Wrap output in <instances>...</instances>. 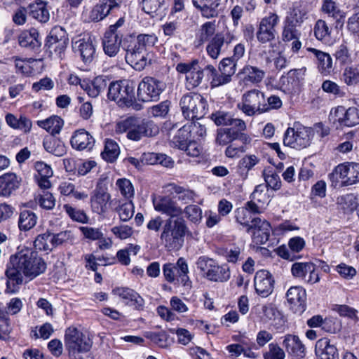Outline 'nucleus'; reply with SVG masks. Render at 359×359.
I'll return each instance as SVG.
<instances>
[{
    "instance_id": "f257e3e1",
    "label": "nucleus",
    "mask_w": 359,
    "mask_h": 359,
    "mask_svg": "<svg viewBox=\"0 0 359 359\" xmlns=\"http://www.w3.org/2000/svg\"><path fill=\"white\" fill-rule=\"evenodd\" d=\"M46 266L43 258L36 256L28 249L11 255L4 273L7 278L5 292L9 294L18 292L20 285L23 283L24 278L32 280L43 273Z\"/></svg>"
},
{
    "instance_id": "f03ea898",
    "label": "nucleus",
    "mask_w": 359,
    "mask_h": 359,
    "mask_svg": "<svg viewBox=\"0 0 359 359\" xmlns=\"http://www.w3.org/2000/svg\"><path fill=\"white\" fill-rule=\"evenodd\" d=\"M115 132L126 133L128 140L137 142L144 137L156 136L159 133V128L152 121L130 116L116 123Z\"/></svg>"
},
{
    "instance_id": "7ed1b4c3",
    "label": "nucleus",
    "mask_w": 359,
    "mask_h": 359,
    "mask_svg": "<svg viewBox=\"0 0 359 359\" xmlns=\"http://www.w3.org/2000/svg\"><path fill=\"white\" fill-rule=\"evenodd\" d=\"M189 229L184 219L168 218L165 221L160 235V239L166 248L181 247Z\"/></svg>"
},
{
    "instance_id": "20e7f679",
    "label": "nucleus",
    "mask_w": 359,
    "mask_h": 359,
    "mask_svg": "<svg viewBox=\"0 0 359 359\" xmlns=\"http://www.w3.org/2000/svg\"><path fill=\"white\" fill-rule=\"evenodd\" d=\"M107 97L120 107H130L135 101V86L126 80L112 81L108 87Z\"/></svg>"
},
{
    "instance_id": "39448f33",
    "label": "nucleus",
    "mask_w": 359,
    "mask_h": 359,
    "mask_svg": "<svg viewBox=\"0 0 359 359\" xmlns=\"http://www.w3.org/2000/svg\"><path fill=\"white\" fill-rule=\"evenodd\" d=\"M313 130L295 122L284 134L283 144L286 147L300 150L309 147L313 137Z\"/></svg>"
},
{
    "instance_id": "423d86ee",
    "label": "nucleus",
    "mask_w": 359,
    "mask_h": 359,
    "mask_svg": "<svg viewBox=\"0 0 359 359\" xmlns=\"http://www.w3.org/2000/svg\"><path fill=\"white\" fill-rule=\"evenodd\" d=\"M92 344L90 337L76 327H69L65 330V344L72 359H77L79 353L89 351Z\"/></svg>"
},
{
    "instance_id": "0eeeda50",
    "label": "nucleus",
    "mask_w": 359,
    "mask_h": 359,
    "mask_svg": "<svg viewBox=\"0 0 359 359\" xmlns=\"http://www.w3.org/2000/svg\"><path fill=\"white\" fill-rule=\"evenodd\" d=\"M237 107L248 116L259 115L269 111L264 93L258 89L245 92Z\"/></svg>"
},
{
    "instance_id": "6e6552de",
    "label": "nucleus",
    "mask_w": 359,
    "mask_h": 359,
    "mask_svg": "<svg viewBox=\"0 0 359 359\" xmlns=\"http://www.w3.org/2000/svg\"><path fill=\"white\" fill-rule=\"evenodd\" d=\"M180 105L186 119L194 120L202 118L207 111V102L200 94L189 93L184 95Z\"/></svg>"
},
{
    "instance_id": "1a4fd4ad",
    "label": "nucleus",
    "mask_w": 359,
    "mask_h": 359,
    "mask_svg": "<svg viewBox=\"0 0 359 359\" xmlns=\"http://www.w3.org/2000/svg\"><path fill=\"white\" fill-rule=\"evenodd\" d=\"M197 268L210 280L226 282L230 278L229 268L226 265H218L212 259L200 257L196 262Z\"/></svg>"
},
{
    "instance_id": "9d476101",
    "label": "nucleus",
    "mask_w": 359,
    "mask_h": 359,
    "mask_svg": "<svg viewBox=\"0 0 359 359\" xmlns=\"http://www.w3.org/2000/svg\"><path fill=\"white\" fill-rule=\"evenodd\" d=\"M176 70L180 74H186L185 85L188 90H193L198 87L204 78L206 79L205 66L199 65L198 60H193L189 62H180L177 65Z\"/></svg>"
},
{
    "instance_id": "9b49d317",
    "label": "nucleus",
    "mask_w": 359,
    "mask_h": 359,
    "mask_svg": "<svg viewBox=\"0 0 359 359\" xmlns=\"http://www.w3.org/2000/svg\"><path fill=\"white\" fill-rule=\"evenodd\" d=\"M332 184L335 185L341 180L342 186H350L359 182V163L345 162L335 167L329 175Z\"/></svg>"
},
{
    "instance_id": "f8f14e48",
    "label": "nucleus",
    "mask_w": 359,
    "mask_h": 359,
    "mask_svg": "<svg viewBox=\"0 0 359 359\" xmlns=\"http://www.w3.org/2000/svg\"><path fill=\"white\" fill-rule=\"evenodd\" d=\"M188 273V264L183 257H180L176 264L166 263L163 266L164 278L170 283H174L177 280L181 282L184 286H190L191 281Z\"/></svg>"
},
{
    "instance_id": "ddd939ff",
    "label": "nucleus",
    "mask_w": 359,
    "mask_h": 359,
    "mask_svg": "<svg viewBox=\"0 0 359 359\" xmlns=\"http://www.w3.org/2000/svg\"><path fill=\"white\" fill-rule=\"evenodd\" d=\"M165 87L164 82L147 76L139 83L137 96L143 102H155L159 100Z\"/></svg>"
},
{
    "instance_id": "4468645a",
    "label": "nucleus",
    "mask_w": 359,
    "mask_h": 359,
    "mask_svg": "<svg viewBox=\"0 0 359 359\" xmlns=\"http://www.w3.org/2000/svg\"><path fill=\"white\" fill-rule=\"evenodd\" d=\"M280 21L279 16L273 12L262 18L259 23L256 36L259 42L266 43L275 39L276 27Z\"/></svg>"
},
{
    "instance_id": "2eb2a0df",
    "label": "nucleus",
    "mask_w": 359,
    "mask_h": 359,
    "mask_svg": "<svg viewBox=\"0 0 359 359\" xmlns=\"http://www.w3.org/2000/svg\"><path fill=\"white\" fill-rule=\"evenodd\" d=\"M330 116L341 126L353 127L359 124V104L347 109L338 106L331 111Z\"/></svg>"
},
{
    "instance_id": "dca6fc26",
    "label": "nucleus",
    "mask_w": 359,
    "mask_h": 359,
    "mask_svg": "<svg viewBox=\"0 0 359 359\" xmlns=\"http://www.w3.org/2000/svg\"><path fill=\"white\" fill-rule=\"evenodd\" d=\"M156 211L169 216V218H177L182 213V208L169 196H158L152 198Z\"/></svg>"
},
{
    "instance_id": "f3484780",
    "label": "nucleus",
    "mask_w": 359,
    "mask_h": 359,
    "mask_svg": "<svg viewBox=\"0 0 359 359\" xmlns=\"http://www.w3.org/2000/svg\"><path fill=\"white\" fill-rule=\"evenodd\" d=\"M236 40V36L231 32L224 34L222 32L216 34L208 42L206 46L207 54L212 59L216 60L222 52L223 48Z\"/></svg>"
},
{
    "instance_id": "a211bd4d",
    "label": "nucleus",
    "mask_w": 359,
    "mask_h": 359,
    "mask_svg": "<svg viewBox=\"0 0 359 359\" xmlns=\"http://www.w3.org/2000/svg\"><path fill=\"white\" fill-rule=\"evenodd\" d=\"M271 227L269 222L259 217H254L251 226L247 229L248 233H252V239L256 245L266 243L270 237Z\"/></svg>"
},
{
    "instance_id": "6ab92c4d",
    "label": "nucleus",
    "mask_w": 359,
    "mask_h": 359,
    "mask_svg": "<svg viewBox=\"0 0 359 359\" xmlns=\"http://www.w3.org/2000/svg\"><path fill=\"white\" fill-rule=\"evenodd\" d=\"M102 4H96L90 10L83 12V15L89 21H100L104 18L110 12L119 8L117 0H103Z\"/></svg>"
},
{
    "instance_id": "aec40b11",
    "label": "nucleus",
    "mask_w": 359,
    "mask_h": 359,
    "mask_svg": "<svg viewBox=\"0 0 359 359\" xmlns=\"http://www.w3.org/2000/svg\"><path fill=\"white\" fill-rule=\"evenodd\" d=\"M274 279L271 273L266 270L256 272L254 278V286L257 294L262 297H267L273 291Z\"/></svg>"
},
{
    "instance_id": "412c9836",
    "label": "nucleus",
    "mask_w": 359,
    "mask_h": 359,
    "mask_svg": "<svg viewBox=\"0 0 359 359\" xmlns=\"http://www.w3.org/2000/svg\"><path fill=\"white\" fill-rule=\"evenodd\" d=\"M149 52L132 44L126 49V61L137 71L143 70L148 64Z\"/></svg>"
},
{
    "instance_id": "4be33fe9",
    "label": "nucleus",
    "mask_w": 359,
    "mask_h": 359,
    "mask_svg": "<svg viewBox=\"0 0 359 359\" xmlns=\"http://www.w3.org/2000/svg\"><path fill=\"white\" fill-rule=\"evenodd\" d=\"M115 295L120 297L125 304L137 311L144 309L145 301L134 290L129 287H117L113 290Z\"/></svg>"
},
{
    "instance_id": "5701e85b",
    "label": "nucleus",
    "mask_w": 359,
    "mask_h": 359,
    "mask_svg": "<svg viewBox=\"0 0 359 359\" xmlns=\"http://www.w3.org/2000/svg\"><path fill=\"white\" fill-rule=\"evenodd\" d=\"M222 0H192L193 6L206 19L216 18L222 12Z\"/></svg>"
},
{
    "instance_id": "b1692460",
    "label": "nucleus",
    "mask_w": 359,
    "mask_h": 359,
    "mask_svg": "<svg viewBox=\"0 0 359 359\" xmlns=\"http://www.w3.org/2000/svg\"><path fill=\"white\" fill-rule=\"evenodd\" d=\"M94 137L86 130L79 129L74 131L70 139V144L77 151H90L95 144Z\"/></svg>"
},
{
    "instance_id": "393cba45",
    "label": "nucleus",
    "mask_w": 359,
    "mask_h": 359,
    "mask_svg": "<svg viewBox=\"0 0 359 359\" xmlns=\"http://www.w3.org/2000/svg\"><path fill=\"white\" fill-rule=\"evenodd\" d=\"M287 302L295 313H302L305 310L306 292L301 286L291 287L286 293Z\"/></svg>"
},
{
    "instance_id": "a878e982",
    "label": "nucleus",
    "mask_w": 359,
    "mask_h": 359,
    "mask_svg": "<svg viewBox=\"0 0 359 359\" xmlns=\"http://www.w3.org/2000/svg\"><path fill=\"white\" fill-rule=\"evenodd\" d=\"M283 346L287 353L298 359L306 355V347L299 337L294 334H286L283 341Z\"/></svg>"
},
{
    "instance_id": "bb28decb",
    "label": "nucleus",
    "mask_w": 359,
    "mask_h": 359,
    "mask_svg": "<svg viewBox=\"0 0 359 359\" xmlns=\"http://www.w3.org/2000/svg\"><path fill=\"white\" fill-rule=\"evenodd\" d=\"M73 48L76 53H78L83 62L90 63L95 55V48L93 41L88 39H79L73 44Z\"/></svg>"
},
{
    "instance_id": "cd10ccee",
    "label": "nucleus",
    "mask_w": 359,
    "mask_h": 359,
    "mask_svg": "<svg viewBox=\"0 0 359 359\" xmlns=\"http://www.w3.org/2000/svg\"><path fill=\"white\" fill-rule=\"evenodd\" d=\"M20 184V179L14 172H6L0 176V196H9Z\"/></svg>"
},
{
    "instance_id": "c85d7f7f",
    "label": "nucleus",
    "mask_w": 359,
    "mask_h": 359,
    "mask_svg": "<svg viewBox=\"0 0 359 359\" xmlns=\"http://www.w3.org/2000/svg\"><path fill=\"white\" fill-rule=\"evenodd\" d=\"M315 351L318 359H339L337 348L325 337L317 341Z\"/></svg>"
},
{
    "instance_id": "c756f323",
    "label": "nucleus",
    "mask_w": 359,
    "mask_h": 359,
    "mask_svg": "<svg viewBox=\"0 0 359 359\" xmlns=\"http://www.w3.org/2000/svg\"><path fill=\"white\" fill-rule=\"evenodd\" d=\"M28 14L39 22L46 23L50 19L47 3L42 0H34L27 6Z\"/></svg>"
},
{
    "instance_id": "7c9ffc66",
    "label": "nucleus",
    "mask_w": 359,
    "mask_h": 359,
    "mask_svg": "<svg viewBox=\"0 0 359 359\" xmlns=\"http://www.w3.org/2000/svg\"><path fill=\"white\" fill-rule=\"evenodd\" d=\"M123 35H113L106 33L102 39V47L104 53L109 57H115L120 51Z\"/></svg>"
},
{
    "instance_id": "2f4dec72",
    "label": "nucleus",
    "mask_w": 359,
    "mask_h": 359,
    "mask_svg": "<svg viewBox=\"0 0 359 359\" xmlns=\"http://www.w3.org/2000/svg\"><path fill=\"white\" fill-rule=\"evenodd\" d=\"M307 50L309 52L312 53L316 57L318 69L321 74L328 75L332 72V59L330 54L314 48H308Z\"/></svg>"
},
{
    "instance_id": "473e14b6",
    "label": "nucleus",
    "mask_w": 359,
    "mask_h": 359,
    "mask_svg": "<svg viewBox=\"0 0 359 359\" xmlns=\"http://www.w3.org/2000/svg\"><path fill=\"white\" fill-rule=\"evenodd\" d=\"M308 18L309 12L307 8L301 4H298L287 12L283 20L300 27Z\"/></svg>"
},
{
    "instance_id": "72a5a7b5",
    "label": "nucleus",
    "mask_w": 359,
    "mask_h": 359,
    "mask_svg": "<svg viewBox=\"0 0 359 359\" xmlns=\"http://www.w3.org/2000/svg\"><path fill=\"white\" fill-rule=\"evenodd\" d=\"M110 198V194L107 192L95 191L90 198L92 210L99 215L105 212Z\"/></svg>"
},
{
    "instance_id": "f704fd0d",
    "label": "nucleus",
    "mask_w": 359,
    "mask_h": 359,
    "mask_svg": "<svg viewBox=\"0 0 359 359\" xmlns=\"http://www.w3.org/2000/svg\"><path fill=\"white\" fill-rule=\"evenodd\" d=\"M37 125L54 136L60 133L64 121L58 116H52L46 119L38 121Z\"/></svg>"
},
{
    "instance_id": "c9c22d12",
    "label": "nucleus",
    "mask_w": 359,
    "mask_h": 359,
    "mask_svg": "<svg viewBox=\"0 0 359 359\" xmlns=\"http://www.w3.org/2000/svg\"><path fill=\"white\" fill-rule=\"evenodd\" d=\"M18 43L20 46L31 49L41 46L39 40V33L34 29L22 32L18 36Z\"/></svg>"
},
{
    "instance_id": "e433bc0d",
    "label": "nucleus",
    "mask_w": 359,
    "mask_h": 359,
    "mask_svg": "<svg viewBox=\"0 0 359 359\" xmlns=\"http://www.w3.org/2000/svg\"><path fill=\"white\" fill-rule=\"evenodd\" d=\"M43 145L46 151L56 156H62L67 152L64 142L54 136L45 138Z\"/></svg>"
},
{
    "instance_id": "4c0bfd02",
    "label": "nucleus",
    "mask_w": 359,
    "mask_h": 359,
    "mask_svg": "<svg viewBox=\"0 0 359 359\" xmlns=\"http://www.w3.org/2000/svg\"><path fill=\"white\" fill-rule=\"evenodd\" d=\"M240 74L244 83H260L264 77L265 73L263 70L253 66H245Z\"/></svg>"
},
{
    "instance_id": "58836bf2",
    "label": "nucleus",
    "mask_w": 359,
    "mask_h": 359,
    "mask_svg": "<svg viewBox=\"0 0 359 359\" xmlns=\"http://www.w3.org/2000/svg\"><path fill=\"white\" fill-rule=\"evenodd\" d=\"M6 123L13 129H18L24 133H29L31 130L32 123L29 118L21 115L17 118L13 114H8L5 117Z\"/></svg>"
},
{
    "instance_id": "ea45409f",
    "label": "nucleus",
    "mask_w": 359,
    "mask_h": 359,
    "mask_svg": "<svg viewBox=\"0 0 359 359\" xmlns=\"http://www.w3.org/2000/svg\"><path fill=\"white\" fill-rule=\"evenodd\" d=\"M142 10L152 17H161L166 9L165 0H142Z\"/></svg>"
},
{
    "instance_id": "a19ab883",
    "label": "nucleus",
    "mask_w": 359,
    "mask_h": 359,
    "mask_svg": "<svg viewBox=\"0 0 359 359\" xmlns=\"http://www.w3.org/2000/svg\"><path fill=\"white\" fill-rule=\"evenodd\" d=\"M109 79L105 76H98L86 87H81L85 89L88 95L91 97H97L107 86Z\"/></svg>"
},
{
    "instance_id": "79ce46f5",
    "label": "nucleus",
    "mask_w": 359,
    "mask_h": 359,
    "mask_svg": "<svg viewBox=\"0 0 359 359\" xmlns=\"http://www.w3.org/2000/svg\"><path fill=\"white\" fill-rule=\"evenodd\" d=\"M206 79L209 80L212 79L211 85L212 87H217L229 83L231 80V77L226 74H217V69L212 65H207L205 66Z\"/></svg>"
},
{
    "instance_id": "37998d69",
    "label": "nucleus",
    "mask_w": 359,
    "mask_h": 359,
    "mask_svg": "<svg viewBox=\"0 0 359 359\" xmlns=\"http://www.w3.org/2000/svg\"><path fill=\"white\" fill-rule=\"evenodd\" d=\"M216 27L215 20L207 21L200 27L197 34L199 44L210 41L216 34Z\"/></svg>"
},
{
    "instance_id": "c03bdc74",
    "label": "nucleus",
    "mask_w": 359,
    "mask_h": 359,
    "mask_svg": "<svg viewBox=\"0 0 359 359\" xmlns=\"http://www.w3.org/2000/svg\"><path fill=\"white\" fill-rule=\"evenodd\" d=\"M37 216L31 210H25L20 214L18 227L20 231H27L32 229L37 222Z\"/></svg>"
},
{
    "instance_id": "a18cd8bd",
    "label": "nucleus",
    "mask_w": 359,
    "mask_h": 359,
    "mask_svg": "<svg viewBox=\"0 0 359 359\" xmlns=\"http://www.w3.org/2000/svg\"><path fill=\"white\" fill-rule=\"evenodd\" d=\"M191 125L186 124L180 128L177 135L173 137L172 143L175 147L184 150L186 145L190 141L191 133Z\"/></svg>"
},
{
    "instance_id": "49530a36",
    "label": "nucleus",
    "mask_w": 359,
    "mask_h": 359,
    "mask_svg": "<svg viewBox=\"0 0 359 359\" xmlns=\"http://www.w3.org/2000/svg\"><path fill=\"white\" fill-rule=\"evenodd\" d=\"M298 26L287 22L283 20L281 27V40L284 43L290 42L292 39H296L297 37H301L302 33L299 29Z\"/></svg>"
},
{
    "instance_id": "de8ad7c7",
    "label": "nucleus",
    "mask_w": 359,
    "mask_h": 359,
    "mask_svg": "<svg viewBox=\"0 0 359 359\" xmlns=\"http://www.w3.org/2000/svg\"><path fill=\"white\" fill-rule=\"evenodd\" d=\"M57 190L61 195L65 196H72L77 200H83L88 198L86 193L75 190V185L69 181L62 182L59 184Z\"/></svg>"
},
{
    "instance_id": "09e8293b",
    "label": "nucleus",
    "mask_w": 359,
    "mask_h": 359,
    "mask_svg": "<svg viewBox=\"0 0 359 359\" xmlns=\"http://www.w3.org/2000/svg\"><path fill=\"white\" fill-rule=\"evenodd\" d=\"M119 154L120 150L118 144L111 139H107L104 151L101 154L102 158L107 162L113 163L116 160Z\"/></svg>"
},
{
    "instance_id": "8fccbe9b",
    "label": "nucleus",
    "mask_w": 359,
    "mask_h": 359,
    "mask_svg": "<svg viewBox=\"0 0 359 359\" xmlns=\"http://www.w3.org/2000/svg\"><path fill=\"white\" fill-rule=\"evenodd\" d=\"M158 41V37L155 34H140L137 36L133 45L149 52V49L153 47Z\"/></svg>"
},
{
    "instance_id": "3c124183",
    "label": "nucleus",
    "mask_w": 359,
    "mask_h": 359,
    "mask_svg": "<svg viewBox=\"0 0 359 359\" xmlns=\"http://www.w3.org/2000/svg\"><path fill=\"white\" fill-rule=\"evenodd\" d=\"M171 186L172 192L177 196L179 201L184 204L194 201L196 194L194 191L175 184Z\"/></svg>"
},
{
    "instance_id": "603ef678",
    "label": "nucleus",
    "mask_w": 359,
    "mask_h": 359,
    "mask_svg": "<svg viewBox=\"0 0 359 359\" xmlns=\"http://www.w3.org/2000/svg\"><path fill=\"white\" fill-rule=\"evenodd\" d=\"M306 72V67L291 69L287 72V76L282 77L281 79L283 81L287 79L288 84L290 83L291 87L294 88L299 87L300 83L304 81Z\"/></svg>"
},
{
    "instance_id": "864d4df0",
    "label": "nucleus",
    "mask_w": 359,
    "mask_h": 359,
    "mask_svg": "<svg viewBox=\"0 0 359 359\" xmlns=\"http://www.w3.org/2000/svg\"><path fill=\"white\" fill-rule=\"evenodd\" d=\"M116 187L121 195L126 199L131 200L134 197V187L128 179H118L116 182Z\"/></svg>"
},
{
    "instance_id": "5fc2aeb1",
    "label": "nucleus",
    "mask_w": 359,
    "mask_h": 359,
    "mask_svg": "<svg viewBox=\"0 0 359 359\" xmlns=\"http://www.w3.org/2000/svg\"><path fill=\"white\" fill-rule=\"evenodd\" d=\"M332 311L337 313L341 317L348 318L357 323L359 321L358 311L355 309L346 304H334Z\"/></svg>"
},
{
    "instance_id": "6e6d98bb",
    "label": "nucleus",
    "mask_w": 359,
    "mask_h": 359,
    "mask_svg": "<svg viewBox=\"0 0 359 359\" xmlns=\"http://www.w3.org/2000/svg\"><path fill=\"white\" fill-rule=\"evenodd\" d=\"M314 35L316 38L324 42H327L330 39L331 29L328 27L325 21L318 20L316 21L313 28Z\"/></svg>"
},
{
    "instance_id": "4d7b16f0",
    "label": "nucleus",
    "mask_w": 359,
    "mask_h": 359,
    "mask_svg": "<svg viewBox=\"0 0 359 359\" xmlns=\"http://www.w3.org/2000/svg\"><path fill=\"white\" fill-rule=\"evenodd\" d=\"M238 138V131L233 128H221L217 130L216 142L219 145H226Z\"/></svg>"
},
{
    "instance_id": "13d9d810",
    "label": "nucleus",
    "mask_w": 359,
    "mask_h": 359,
    "mask_svg": "<svg viewBox=\"0 0 359 359\" xmlns=\"http://www.w3.org/2000/svg\"><path fill=\"white\" fill-rule=\"evenodd\" d=\"M338 204L346 212H352L358 208V198L352 194L338 198Z\"/></svg>"
},
{
    "instance_id": "bf43d9fd",
    "label": "nucleus",
    "mask_w": 359,
    "mask_h": 359,
    "mask_svg": "<svg viewBox=\"0 0 359 359\" xmlns=\"http://www.w3.org/2000/svg\"><path fill=\"white\" fill-rule=\"evenodd\" d=\"M60 41H69L65 30L61 27H53L47 36L46 45L60 43Z\"/></svg>"
},
{
    "instance_id": "052dcab7",
    "label": "nucleus",
    "mask_w": 359,
    "mask_h": 359,
    "mask_svg": "<svg viewBox=\"0 0 359 359\" xmlns=\"http://www.w3.org/2000/svg\"><path fill=\"white\" fill-rule=\"evenodd\" d=\"M263 317L266 320H278V324L282 326L285 320L281 313L271 304H265L262 306Z\"/></svg>"
},
{
    "instance_id": "680f3d73",
    "label": "nucleus",
    "mask_w": 359,
    "mask_h": 359,
    "mask_svg": "<svg viewBox=\"0 0 359 359\" xmlns=\"http://www.w3.org/2000/svg\"><path fill=\"white\" fill-rule=\"evenodd\" d=\"M116 210L118 212L120 219L123 222H127L130 219L135 212V206L131 200L128 202L120 204Z\"/></svg>"
},
{
    "instance_id": "e2e57ef3",
    "label": "nucleus",
    "mask_w": 359,
    "mask_h": 359,
    "mask_svg": "<svg viewBox=\"0 0 359 359\" xmlns=\"http://www.w3.org/2000/svg\"><path fill=\"white\" fill-rule=\"evenodd\" d=\"M342 80L348 86L356 85L359 83V68L346 67L342 74Z\"/></svg>"
},
{
    "instance_id": "0e129e2a",
    "label": "nucleus",
    "mask_w": 359,
    "mask_h": 359,
    "mask_svg": "<svg viewBox=\"0 0 359 359\" xmlns=\"http://www.w3.org/2000/svg\"><path fill=\"white\" fill-rule=\"evenodd\" d=\"M63 209L72 220L83 224L88 223L89 219L83 210L76 209L69 204L64 205Z\"/></svg>"
},
{
    "instance_id": "69168bd1",
    "label": "nucleus",
    "mask_w": 359,
    "mask_h": 359,
    "mask_svg": "<svg viewBox=\"0 0 359 359\" xmlns=\"http://www.w3.org/2000/svg\"><path fill=\"white\" fill-rule=\"evenodd\" d=\"M50 236L51 233L48 231L38 235L34 241L35 249L43 251H51L53 248L50 243Z\"/></svg>"
},
{
    "instance_id": "338daca9",
    "label": "nucleus",
    "mask_w": 359,
    "mask_h": 359,
    "mask_svg": "<svg viewBox=\"0 0 359 359\" xmlns=\"http://www.w3.org/2000/svg\"><path fill=\"white\" fill-rule=\"evenodd\" d=\"M311 270H313V263L311 262H295L291 267L292 276L299 278H305L308 271Z\"/></svg>"
},
{
    "instance_id": "774afa93",
    "label": "nucleus",
    "mask_w": 359,
    "mask_h": 359,
    "mask_svg": "<svg viewBox=\"0 0 359 359\" xmlns=\"http://www.w3.org/2000/svg\"><path fill=\"white\" fill-rule=\"evenodd\" d=\"M250 198L263 207L268 204L269 201L267 190H266L265 187L263 185L257 186L252 193Z\"/></svg>"
}]
</instances>
